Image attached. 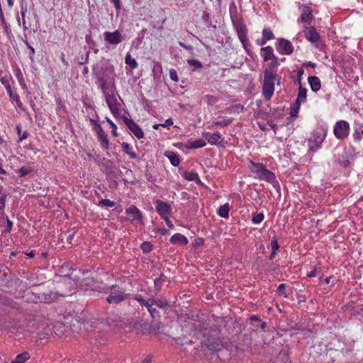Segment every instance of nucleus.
<instances>
[{
    "label": "nucleus",
    "instance_id": "4d7b16f0",
    "mask_svg": "<svg viewBox=\"0 0 363 363\" xmlns=\"http://www.w3.org/2000/svg\"><path fill=\"white\" fill-rule=\"evenodd\" d=\"M201 18H202L203 21H204L205 22L208 23V26H212L211 22L209 21L210 14L208 12H207L206 11H204L202 13Z\"/></svg>",
    "mask_w": 363,
    "mask_h": 363
},
{
    "label": "nucleus",
    "instance_id": "aec40b11",
    "mask_svg": "<svg viewBox=\"0 0 363 363\" xmlns=\"http://www.w3.org/2000/svg\"><path fill=\"white\" fill-rule=\"evenodd\" d=\"M166 283L169 284L170 283L169 279L163 273L160 274L159 277H157L154 280V288L156 293L160 292L162 289V285Z\"/></svg>",
    "mask_w": 363,
    "mask_h": 363
},
{
    "label": "nucleus",
    "instance_id": "052dcab7",
    "mask_svg": "<svg viewBox=\"0 0 363 363\" xmlns=\"http://www.w3.org/2000/svg\"><path fill=\"white\" fill-rule=\"evenodd\" d=\"M149 313H150V315H152V317H155V313H157V311L156 310V308H153L152 307V304H151L150 303H149L147 306H146Z\"/></svg>",
    "mask_w": 363,
    "mask_h": 363
},
{
    "label": "nucleus",
    "instance_id": "9b49d317",
    "mask_svg": "<svg viewBox=\"0 0 363 363\" xmlns=\"http://www.w3.org/2000/svg\"><path fill=\"white\" fill-rule=\"evenodd\" d=\"M277 50L281 55H291L294 51L291 43L284 38H279L276 43Z\"/></svg>",
    "mask_w": 363,
    "mask_h": 363
},
{
    "label": "nucleus",
    "instance_id": "393cba45",
    "mask_svg": "<svg viewBox=\"0 0 363 363\" xmlns=\"http://www.w3.org/2000/svg\"><path fill=\"white\" fill-rule=\"evenodd\" d=\"M164 155L169 160L171 164L174 167H177L180 163V159L179 156L172 151H167Z\"/></svg>",
    "mask_w": 363,
    "mask_h": 363
},
{
    "label": "nucleus",
    "instance_id": "4be33fe9",
    "mask_svg": "<svg viewBox=\"0 0 363 363\" xmlns=\"http://www.w3.org/2000/svg\"><path fill=\"white\" fill-rule=\"evenodd\" d=\"M308 82L313 91L317 92L320 89L321 83L318 77L311 76L308 78Z\"/></svg>",
    "mask_w": 363,
    "mask_h": 363
},
{
    "label": "nucleus",
    "instance_id": "0e129e2a",
    "mask_svg": "<svg viewBox=\"0 0 363 363\" xmlns=\"http://www.w3.org/2000/svg\"><path fill=\"white\" fill-rule=\"evenodd\" d=\"M102 159L106 158L104 157H101L99 155H96V158H94V160L95 161L96 163L102 167V164L104 163V160H102Z\"/></svg>",
    "mask_w": 363,
    "mask_h": 363
},
{
    "label": "nucleus",
    "instance_id": "6e6552de",
    "mask_svg": "<svg viewBox=\"0 0 363 363\" xmlns=\"http://www.w3.org/2000/svg\"><path fill=\"white\" fill-rule=\"evenodd\" d=\"M327 134V130L325 128H321V132L318 130H315L312 133V138L310 140L311 143H313V145L310 147V150L312 152H315L318 150L322 143L323 142Z\"/></svg>",
    "mask_w": 363,
    "mask_h": 363
},
{
    "label": "nucleus",
    "instance_id": "58836bf2",
    "mask_svg": "<svg viewBox=\"0 0 363 363\" xmlns=\"http://www.w3.org/2000/svg\"><path fill=\"white\" fill-rule=\"evenodd\" d=\"M264 214L262 213H255L253 214L252 218V222L254 224H259L264 220Z\"/></svg>",
    "mask_w": 363,
    "mask_h": 363
},
{
    "label": "nucleus",
    "instance_id": "412c9836",
    "mask_svg": "<svg viewBox=\"0 0 363 363\" xmlns=\"http://www.w3.org/2000/svg\"><path fill=\"white\" fill-rule=\"evenodd\" d=\"M306 37L307 40L311 43H318L320 40V35L316 31L315 27L311 26L308 28L307 32L306 33Z\"/></svg>",
    "mask_w": 363,
    "mask_h": 363
},
{
    "label": "nucleus",
    "instance_id": "7c9ffc66",
    "mask_svg": "<svg viewBox=\"0 0 363 363\" xmlns=\"http://www.w3.org/2000/svg\"><path fill=\"white\" fill-rule=\"evenodd\" d=\"M150 303L152 305H155L160 308H164L167 307L168 303L166 300L160 299V298H152L150 299Z\"/></svg>",
    "mask_w": 363,
    "mask_h": 363
},
{
    "label": "nucleus",
    "instance_id": "ddd939ff",
    "mask_svg": "<svg viewBox=\"0 0 363 363\" xmlns=\"http://www.w3.org/2000/svg\"><path fill=\"white\" fill-rule=\"evenodd\" d=\"M123 120L125 125L136 138L141 139L144 137V133L143 130L133 119L123 116Z\"/></svg>",
    "mask_w": 363,
    "mask_h": 363
},
{
    "label": "nucleus",
    "instance_id": "49530a36",
    "mask_svg": "<svg viewBox=\"0 0 363 363\" xmlns=\"http://www.w3.org/2000/svg\"><path fill=\"white\" fill-rule=\"evenodd\" d=\"M193 146L194 149L200 148L206 146V143L203 139H199L196 140H193Z\"/></svg>",
    "mask_w": 363,
    "mask_h": 363
},
{
    "label": "nucleus",
    "instance_id": "6ab92c4d",
    "mask_svg": "<svg viewBox=\"0 0 363 363\" xmlns=\"http://www.w3.org/2000/svg\"><path fill=\"white\" fill-rule=\"evenodd\" d=\"M126 213L130 216L129 219L134 220H142V213L140 210L134 205H131L125 210Z\"/></svg>",
    "mask_w": 363,
    "mask_h": 363
},
{
    "label": "nucleus",
    "instance_id": "a18cd8bd",
    "mask_svg": "<svg viewBox=\"0 0 363 363\" xmlns=\"http://www.w3.org/2000/svg\"><path fill=\"white\" fill-rule=\"evenodd\" d=\"M31 168L23 166L22 167L18 172V176L20 177H26L27 174H28L31 172Z\"/></svg>",
    "mask_w": 363,
    "mask_h": 363
},
{
    "label": "nucleus",
    "instance_id": "f257e3e1",
    "mask_svg": "<svg viewBox=\"0 0 363 363\" xmlns=\"http://www.w3.org/2000/svg\"><path fill=\"white\" fill-rule=\"evenodd\" d=\"M278 57H274L268 67L264 70L262 94L266 101H269L274 91V84H280L281 77L277 74L276 69L279 67Z\"/></svg>",
    "mask_w": 363,
    "mask_h": 363
},
{
    "label": "nucleus",
    "instance_id": "79ce46f5",
    "mask_svg": "<svg viewBox=\"0 0 363 363\" xmlns=\"http://www.w3.org/2000/svg\"><path fill=\"white\" fill-rule=\"evenodd\" d=\"M232 121H233V119H231V118L224 119L220 121H216V122L213 123V124L211 125V128H213L214 125L226 127V126L229 125L232 123Z\"/></svg>",
    "mask_w": 363,
    "mask_h": 363
},
{
    "label": "nucleus",
    "instance_id": "c9c22d12",
    "mask_svg": "<svg viewBox=\"0 0 363 363\" xmlns=\"http://www.w3.org/2000/svg\"><path fill=\"white\" fill-rule=\"evenodd\" d=\"M187 63L191 67H194L193 71H195L196 69H200L203 67L201 62L196 59H189L187 60Z\"/></svg>",
    "mask_w": 363,
    "mask_h": 363
},
{
    "label": "nucleus",
    "instance_id": "338daca9",
    "mask_svg": "<svg viewBox=\"0 0 363 363\" xmlns=\"http://www.w3.org/2000/svg\"><path fill=\"white\" fill-rule=\"evenodd\" d=\"M25 44L30 50V58L33 60V56L35 54V49L28 43V41H25Z\"/></svg>",
    "mask_w": 363,
    "mask_h": 363
},
{
    "label": "nucleus",
    "instance_id": "774afa93",
    "mask_svg": "<svg viewBox=\"0 0 363 363\" xmlns=\"http://www.w3.org/2000/svg\"><path fill=\"white\" fill-rule=\"evenodd\" d=\"M161 124H162V127L169 128L173 125V121L172 118H168L165 121V122L164 123H161Z\"/></svg>",
    "mask_w": 363,
    "mask_h": 363
},
{
    "label": "nucleus",
    "instance_id": "9d476101",
    "mask_svg": "<svg viewBox=\"0 0 363 363\" xmlns=\"http://www.w3.org/2000/svg\"><path fill=\"white\" fill-rule=\"evenodd\" d=\"M104 160V163L102 164V167L105 169L106 176L108 180H113L116 183V179L118 178L116 172V167L114 163L108 159H102Z\"/></svg>",
    "mask_w": 363,
    "mask_h": 363
},
{
    "label": "nucleus",
    "instance_id": "f8f14e48",
    "mask_svg": "<svg viewBox=\"0 0 363 363\" xmlns=\"http://www.w3.org/2000/svg\"><path fill=\"white\" fill-rule=\"evenodd\" d=\"M104 40L110 45H118L123 40L124 37L122 35L121 32L118 30L113 32L106 31L104 33Z\"/></svg>",
    "mask_w": 363,
    "mask_h": 363
},
{
    "label": "nucleus",
    "instance_id": "37998d69",
    "mask_svg": "<svg viewBox=\"0 0 363 363\" xmlns=\"http://www.w3.org/2000/svg\"><path fill=\"white\" fill-rule=\"evenodd\" d=\"M44 296V301L45 302H51L57 298V293L49 292L48 294H43Z\"/></svg>",
    "mask_w": 363,
    "mask_h": 363
},
{
    "label": "nucleus",
    "instance_id": "423d86ee",
    "mask_svg": "<svg viewBox=\"0 0 363 363\" xmlns=\"http://www.w3.org/2000/svg\"><path fill=\"white\" fill-rule=\"evenodd\" d=\"M131 328L137 334L150 335L158 333L160 328L157 325H151L144 320L135 322L131 324Z\"/></svg>",
    "mask_w": 363,
    "mask_h": 363
},
{
    "label": "nucleus",
    "instance_id": "c85d7f7f",
    "mask_svg": "<svg viewBox=\"0 0 363 363\" xmlns=\"http://www.w3.org/2000/svg\"><path fill=\"white\" fill-rule=\"evenodd\" d=\"M123 151L129 155V157L132 159H136L138 157L137 154L132 150L130 145L128 143L123 142L121 144Z\"/></svg>",
    "mask_w": 363,
    "mask_h": 363
},
{
    "label": "nucleus",
    "instance_id": "39448f33",
    "mask_svg": "<svg viewBox=\"0 0 363 363\" xmlns=\"http://www.w3.org/2000/svg\"><path fill=\"white\" fill-rule=\"evenodd\" d=\"M251 164L252 166V171L257 174V179L269 182L273 180V178H275L274 173L267 169L262 163L251 162Z\"/></svg>",
    "mask_w": 363,
    "mask_h": 363
},
{
    "label": "nucleus",
    "instance_id": "0eeeda50",
    "mask_svg": "<svg viewBox=\"0 0 363 363\" xmlns=\"http://www.w3.org/2000/svg\"><path fill=\"white\" fill-rule=\"evenodd\" d=\"M333 133L335 136L339 140L347 138L350 133V124L348 122L341 120L336 122Z\"/></svg>",
    "mask_w": 363,
    "mask_h": 363
},
{
    "label": "nucleus",
    "instance_id": "a19ab883",
    "mask_svg": "<svg viewBox=\"0 0 363 363\" xmlns=\"http://www.w3.org/2000/svg\"><path fill=\"white\" fill-rule=\"evenodd\" d=\"M140 249L143 253L147 254L152 250V246L151 243L149 242H143L140 245Z\"/></svg>",
    "mask_w": 363,
    "mask_h": 363
},
{
    "label": "nucleus",
    "instance_id": "bf43d9fd",
    "mask_svg": "<svg viewBox=\"0 0 363 363\" xmlns=\"http://www.w3.org/2000/svg\"><path fill=\"white\" fill-rule=\"evenodd\" d=\"M11 98L16 102V104L19 108H21L22 103L20 100V96H18V94H13L12 93V97H11Z\"/></svg>",
    "mask_w": 363,
    "mask_h": 363
},
{
    "label": "nucleus",
    "instance_id": "4c0bfd02",
    "mask_svg": "<svg viewBox=\"0 0 363 363\" xmlns=\"http://www.w3.org/2000/svg\"><path fill=\"white\" fill-rule=\"evenodd\" d=\"M99 206H108V207H113L116 205V202L112 201L109 199H101L98 204Z\"/></svg>",
    "mask_w": 363,
    "mask_h": 363
},
{
    "label": "nucleus",
    "instance_id": "864d4df0",
    "mask_svg": "<svg viewBox=\"0 0 363 363\" xmlns=\"http://www.w3.org/2000/svg\"><path fill=\"white\" fill-rule=\"evenodd\" d=\"M134 299L138 301L142 306H146L149 303H150V300L148 301H145L142 296L141 295H135L134 296Z\"/></svg>",
    "mask_w": 363,
    "mask_h": 363
},
{
    "label": "nucleus",
    "instance_id": "bb28decb",
    "mask_svg": "<svg viewBox=\"0 0 363 363\" xmlns=\"http://www.w3.org/2000/svg\"><path fill=\"white\" fill-rule=\"evenodd\" d=\"M271 248H272V253L269 256V259L272 260L277 254V251L279 249V245L278 243V238L277 237H274L272 240L271 244H270Z\"/></svg>",
    "mask_w": 363,
    "mask_h": 363
},
{
    "label": "nucleus",
    "instance_id": "c03bdc74",
    "mask_svg": "<svg viewBox=\"0 0 363 363\" xmlns=\"http://www.w3.org/2000/svg\"><path fill=\"white\" fill-rule=\"evenodd\" d=\"M108 82H109V81H98V82H96V83L99 85V87L102 90V91L104 92L105 96H106V94H108L106 92V90L108 89Z\"/></svg>",
    "mask_w": 363,
    "mask_h": 363
},
{
    "label": "nucleus",
    "instance_id": "cd10ccee",
    "mask_svg": "<svg viewBox=\"0 0 363 363\" xmlns=\"http://www.w3.org/2000/svg\"><path fill=\"white\" fill-rule=\"evenodd\" d=\"M98 140L100 142L101 145L105 150H108L109 147V141L108 140L107 134L105 132L99 133L97 135Z\"/></svg>",
    "mask_w": 363,
    "mask_h": 363
},
{
    "label": "nucleus",
    "instance_id": "13d9d810",
    "mask_svg": "<svg viewBox=\"0 0 363 363\" xmlns=\"http://www.w3.org/2000/svg\"><path fill=\"white\" fill-rule=\"evenodd\" d=\"M7 199V195L6 194L1 195L0 196V210H4L5 208V203Z\"/></svg>",
    "mask_w": 363,
    "mask_h": 363
},
{
    "label": "nucleus",
    "instance_id": "c756f323",
    "mask_svg": "<svg viewBox=\"0 0 363 363\" xmlns=\"http://www.w3.org/2000/svg\"><path fill=\"white\" fill-rule=\"evenodd\" d=\"M30 357V354L28 352H23L18 354L11 363H25V362L28 360Z\"/></svg>",
    "mask_w": 363,
    "mask_h": 363
},
{
    "label": "nucleus",
    "instance_id": "f704fd0d",
    "mask_svg": "<svg viewBox=\"0 0 363 363\" xmlns=\"http://www.w3.org/2000/svg\"><path fill=\"white\" fill-rule=\"evenodd\" d=\"M306 96H307V89L302 86L301 84L299 85L298 88V93L297 99L305 101L306 100Z\"/></svg>",
    "mask_w": 363,
    "mask_h": 363
},
{
    "label": "nucleus",
    "instance_id": "473e14b6",
    "mask_svg": "<svg viewBox=\"0 0 363 363\" xmlns=\"http://www.w3.org/2000/svg\"><path fill=\"white\" fill-rule=\"evenodd\" d=\"M125 62L130 66L131 69H135L138 67V62L136 60L131 57L130 53H128L125 57Z\"/></svg>",
    "mask_w": 363,
    "mask_h": 363
},
{
    "label": "nucleus",
    "instance_id": "2f4dec72",
    "mask_svg": "<svg viewBox=\"0 0 363 363\" xmlns=\"http://www.w3.org/2000/svg\"><path fill=\"white\" fill-rule=\"evenodd\" d=\"M229 211L230 207L228 203H225L220 206L218 213L220 217L226 218L229 216Z\"/></svg>",
    "mask_w": 363,
    "mask_h": 363
},
{
    "label": "nucleus",
    "instance_id": "f3484780",
    "mask_svg": "<svg viewBox=\"0 0 363 363\" xmlns=\"http://www.w3.org/2000/svg\"><path fill=\"white\" fill-rule=\"evenodd\" d=\"M203 136L206 138V139L211 145L223 146L222 140H220L221 135L219 133V132L216 131L213 133H206L203 134Z\"/></svg>",
    "mask_w": 363,
    "mask_h": 363
},
{
    "label": "nucleus",
    "instance_id": "72a5a7b5",
    "mask_svg": "<svg viewBox=\"0 0 363 363\" xmlns=\"http://www.w3.org/2000/svg\"><path fill=\"white\" fill-rule=\"evenodd\" d=\"M184 177L188 181H199V175L195 172H186L184 173Z\"/></svg>",
    "mask_w": 363,
    "mask_h": 363
},
{
    "label": "nucleus",
    "instance_id": "3c124183",
    "mask_svg": "<svg viewBox=\"0 0 363 363\" xmlns=\"http://www.w3.org/2000/svg\"><path fill=\"white\" fill-rule=\"evenodd\" d=\"M106 121L110 124L111 125V128H112V134L114 137H117L118 136V133H117V126L111 120L109 119L108 118H106Z\"/></svg>",
    "mask_w": 363,
    "mask_h": 363
},
{
    "label": "nucleus",
    "instance_id": "b1692460",
    "mask_svg": "<svg viewBox=\"0 0 363 363\" xmlns=\"http://www.w3.org/2000/svg\"><path fill=\"white\" fill-rule=\"evenodd\" d=\"M170 242L172 244H180L182 245H186L188 244L187 238L180 233L173 235L170 238Z\"/></svg>",
    "mask_w": 363,
    "mask_h": 363
},
{
    "label": "nucleus",
    "instance_id": "7ed1b4c3",
    "mask_svg": "<svg viewBox=\"0 0 363 363\" xmlns=\"http://www.w3.org/2000/svg\"><path fill=\"white\" fill-rule=\"evenodd\" d=\"M93 74L98 81H109L114 79L115 72L112 65H103L100 68L93 67Z\"/></svg>",
    "mask_w": 363,
    "mask_h": 363
},
{
    "label": "nucleus",
    "instance_id": "e433bc0d",
    "mask_svg": "<svg viewBox=\"0 0 363 363\" xmlns=\"http://www.w3.org/2000/svg\"><path fill=\"white\" fill-rule=\"evenodd\" d=\"M262 35H263V38L267 41H268V40H269L271 39H274L275 38L274 35L272 33V31L269 28H264V30L262 31Z\"/></svg>",
    "mask_w": 363,
    "mask_h": 363
},
{
    "label": "nucleus",
    "instance_id": "20e7f679",
    "mask_svg": "<svg viewBox=\"0 0 363 363\" xmlns=\"http://www.w3.org/2000/svg\"><path fill=\"white\" fill-rule=\"evenodd\" d=\"M130 294H125L118 285H112L110 287V294L106 298V301L110 304H118L129 298Z\"/></svg>",
    "mask_w": 363,
    "mask_h": 363
},
{
    "label": "nucleus",
    "instance_id": "e2e57ef3",
    "mask_svg": "<svg viewBox=\"0 0 363 363\" xmlns=\"http://www.w3.org/2000/svg\"><path fill=\"white\" fill-rule=\"evenodd\" d=\"M86 42L89 45V48L94 49L95 42L91 39V35H86L85 38Z\"/></svg>",
    "mask_w": 363,
    "mask_h": 363
},
{
    "label": "nucleus",
    "instance_id": "680f3d73",
    "mask_svg": "<svg viewBox=\"0 0 363 363\" xmlns=\"http://www.w3.org/2000/svg\"><path fill=\"white\" fill-rule=\"evenodd\" d=\"M26 12H27V8L22 7L21 10V14L22 19H23V27L25 29H27V27L25 26L26 25L25 16H26Z\"/></svg>",
    "mask_w": 363,
    "mask_h": 363
},
{
    "label": "nucleus",
    "instance_id": "2eb2a0df",
    "mask_svg": "<svg viewBox=\"0 0 363 363\" xmlns=\"http://www.w3.org/2000/svg\"><path fill=\"white\" fill-rule=\"evenodd\" d=\"M156 204H157L156 211L160 215V216L162 218L167 217L169 214V213L172 210V208H171V206L169 203L164 202L162 200L157 199L156 201Z\"/></svg>",
    "mask_w": 363,
    "mask_h": 363
},
{
    "label": "nucleus",
    "instance_id": "5701e85b",
    "mask_svg": "<svg viewBox=\"0 0 363 363\" xmlns=\"http://www.w3.org/2000/svg\"><path fill=\"white\" fill-rule=\"evenodd\" d=\"M261 53L264 61L272 60L274 57H277L274 55V50L271 46L262 48Z\"/></svg>",
    "mask_w": 363,
    "mask_h": 363
},
{
    "label": "nucleus",
    "instance_id": "1a4fd4ad",
    "mask_svg": "<svg viewBox=\"0 0 363 363\" xmlns=\"http://www.w3.org/2000/svg\"><path fill=\"white\" fill-rule=\"evenodd\" d=\"M201 344L203 350L207 349L212 352L219 351L223 347L220 339L214 337H209L206 340H203Z\"/></svg>",
    "mask_w": 363,
    "mask_h": 363
},
{
    "label": "nucleus",
    "instance_id": "09e8293b",
    "mask_svg": "<svg viewBox=\"0 0 363 363\" xmlns=\"http://www.w3.org/2000/svg\"><path fill=\"white\" fill-rule=\"evenodd\" d=\"M2 216H3V218H4V217H5L6 220V227L4 230V232L9 233L12 230L13 222L9 220V218H8V216L6 215H5V213H3Z\"/></svg>",
    "mask_w": 363,
    "mask_h": 363
},
{
    "label": "nucleus",
    "instance_id": "a211bd4d",
    "mask_svg": "<svg viewBox=\"0 0 363 363\" xmlns=\"http://www.w3.org/2000/svg\"><path fill=\"white\" fill-rule=\"evenodd\" d=\"M313 18L312 9L308 6H302L300 21L302 23L310 24Z\"/></svg>",
    "mask_w": 363,
    "mask_h": 363
},
{
    "label": "nucleus",
    "instance_id": "6e6d98bb",
    "mask_svg": "<svg viewBox=\"0 0 363 363\" xmlns=\"http://www.w3.org/2000/svg\"><path fill=\"white\" fill-rule=\"evenodd\" d=\"M169 77L170 79L175 82H177L179 81L177 72L174 69H171L169 70Z\"/></svg>",
    "mask_w": 363,
    "mask_h": 363
},
{
    "label": "nucleus",
    "instance_id": "a878e982",
    "mask_svg": "<svg viewBox=\"0 0 363 363\" xmlns=\"http://www.w3.org/2000/svg\"><path fill=\"white\" fill-rule=\"evenodd\" d=\"M121 320L116 315L114 318L108 317L105 320V323L109 327H121L122 325Z\"/></svg>",
    "mask_w": 363,
    "mask_h": 363
},
{
    "label": "nucleus",
    "instance_id": "de8ad7c7",
    "mask_svg": "<svg viewBox=\"0 0 363 363\" xmlns=\"http://www.w3.org/2000/svg\"><path fill=\"white\" fill-rule=\"evenodd\" d=\"M16 130H17L18 135L19 137V141H22L23 140L28 138V133L27 131H24L22 135L21 134V124H19L16 126Z\"/></svg>",
    "mask_w": 363,
    "mask_h": 363
},
{
    "label": "nucleus",
    "instance_id": "f03ea898",
    "mask_svg": "<svg viewBox=\"0 0 363 363\" xmlns=\"http://www.w3.org/2000/svg\"><path fill=\"white\" fill-rule=\"evenodd\" d=\"M230 15L231 21L233 26L234 29L236 30L239 40L242 44L245 50L248 52L247 49V28L244 23V21L242 17L239 16L238 14L237 9L235 6L231 5L230 6Z\"/></svg>",
    "mask_w": 363,
    "mask_h": 363
},
{
    "label": "nucleus",
    "instance_id": "69168bd1",
    "mask_svg": "<svg viewBox=\"0 0 363 363\" xmlns=\"http://www.w3.org/2000/svg\"><path fill=\"white\" fill-rule=\"evenodd\" d=\"M94 130L96 133L97 135L104 132V130L102 128V127L101 126V125L99 124L97 122H95V125L94 127Z\"/></svg>",
    "mask_w": 363,
    "mask_h": 363
},
{
    "label": "nucleus",
    "instance_id": "dca6fc26",
    "mask_svg": "<svg viewBox=\"0 0 363 363\" xmlns=\"http://www.w3.org/2000/svg\"><path fill=\"white\" fill-rule=\"evenodd\" d=\"M106 101L111 111L115 115L119 111V104L117 102L116 97L113 94H106Z\"/></svg>",
    "mask_w": 363,
    "mask_h": 363
},
{
    "label": "nucleus",
    "instance_id": "4468645a",
    "mask_svg": "<svg viewBox=\"0 0 363 363\" xmlns=\"http://www.w3.org/2000/svg\"><path fill=\"white\" fill-rule=\"evenodd\" d=\"M77 273H80V270H74L71 274L69 276L73 280L76 281V282L79 283V284L81 286H92L94 284V280L92 277H84L82 279H80Z\"/></svg>",
    "mask_w": 363,
    "mask_h": 363
},
{
    "label": "nucleus",
    "instance_id": "ea45409f",
    "mask_svg": "<svg viewBox=\"0 0 363 363\" xmlns=\"http://www.w3.org/2000/svg\"><path fill=\"white\" fill-rule=\"evenodd\" d=\"M361 135L363 136V124H361L358 129L355 130L353 133V138L355 141H359L361 140Z\"/></svg>",
    "mask_w": 363,
    "mask_h": 363
},
{
    "label": "nucleus",
    "instance_id": "5fc2aeb1",
    "mask_svg": "<svg viewBox=\"0 0 363 363\" xmlns=\"http://www.w3.org/2000/svg\"><path fill=\"white\" fill-rule=\"evenodd\" d=\"M286 288V284H281L277 289V293L279 294V295H283L284 297H288V295L284 292V289Z\"/></svg>",
    "mask_w": 363,
    "mask_h": 363
},
{
    "label": "nucleus",
    "instance_id": "603ef678",
    "mask_svg": "<svg viewBox=\"0 0 363 363\" xmlns=\"http://www.w3.org/2000/svg\"><path fill=\"white\" fill-rule=\"evenodd\" d=\"M269 182L272 184V186L276 189V191L279 194V196H280V195H281L280 186H279L278 181L276 179V177L273 178V180L269 181Z\"/></svg>",
    "mask_w": 363,
    "mask_h": 363
},
{
    "label": "nucleus",
    "instance_id": "8fccbe9b",
    "mask_svg": "<svg viewBox=\"0 0 363 363\" xmlns=\"http://www.w3.org/2000/svg\"><path fill=\"white\" fill-rule=\"evenodd\" d=\"M1 82L5 86L7 92L9 94V96L12 97V90L9 81L4 78H1Z\"/></svg>",
    "mask_w": 363,
    "mask_h": 363
}]
</instances>
